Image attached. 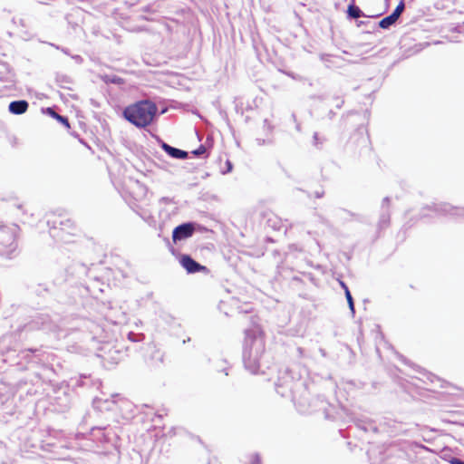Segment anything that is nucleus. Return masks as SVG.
<instances>
[{
    "label": "nucleus",
    "instance_id": "f257e3e1",
    "mask_svg": "<svg viewBox=\"0 0 464 464\" xmlns=\"http://www.w3.org/2000/svg\"><path fill=\"white\" fill-rule=\"evenodd\" d=\"M121 117L136 128L142 130L154 124L160 117V112L154 102L142 99L124 107Z\"/></svg>",
    "mask_w": 464,
    "mask_h": 464
},
{
    "label": "nucleus",
    "instance_id": "f03ea898",
    "mask_svg": "<svg viewBox=\"0 0 464 464\" xmlns=\"http://www.w3.org/2000/svg\"><path fill=\"white\" fill-rule=\"evenodd\" d=\"M243 345V363L246 370L257 373L261 366V359L265 352L263 331L259 326L245 330Z\"/></svg>",
    "mask_w": 464,
    "mask_h": 464
},
{
    "label": "nucleus",
    "instance_id": "7ed1b4c3",
    "mask_svg": "<svg viewBox=\"0 0 464 464\" xmlns=\"http://www.w3.org/2000/svg\"><path fill=\"white\" fill-rule=\"evenodd\" d=\"M76 439L81 441L82 446L88 450H93L104 446L106 443H112L111 430L107 427L93 426L87 432L78 431Z\"/></svg>",
    "mask_w": 464,
    "mask_h": 464
},
{
    "label": "nucleus",
    "instance_id": "20e7f679",
    "mask_svg": "<svg viewBox=\"0 0 464 464\" xmlns=\"http://www.w3.org/2000/svg\"><path fill=\"white\" fill-rule=\"evenodd\" d=\"M17 242L14 231L0 226V257L13 259L16 256Z\"/></svg>",
    "mask_w": 464,
    "mask_h": 464
},
{
    "label": "nucleus",
    "instance_id": "39448f33",
    "mask_svg": "<svg viewBox=\"0 0 464 464\" xmlns=\"http://www.w3.org/2000/svg\"><path fill=\"white\" fill-rule=\"evenodd\" d=\"M428 209L434 211L438 215H451L459 218H464V208L454 207L449 203H433L432 205H426L422 208L420 218H426L427 215L423 213V210Z\"/></svg>",
    "mask_w": 464,
    "mask_h": 464
},
{
    "label": "nucleus",
    "instance_id": "423d86ee",
    "mask_svg": "<svg viewBox=\"0 0 464 464\" xmlns=\"http://www.w3.org/2000/svg\"><path fill=\"white\" fill-rule=\"evenodd\" d=\"M199 227V224L194 221H187L178 225L172 230L173 242L176 244L190 238Z\"/></svg>",
    "mask_w": 464,
    "mask_h": 464
},
{
    "label": "nucleus",
    "instance_id": "0eeeda50",
    "mask_svg": "<svg viewBox=\"0 0 464 464\" xmlns=\"http://www.w3.org/2000/svg\"><path fill=\"white\" fill-rule=\"evenodd\" d=\"M405 9V2L404 0H401L397 6L393 9V11L381 19L378 23L372 24V31H375L377 28H381L383 30H388L392 26L395 25L398 19L401 15L402 12Z\"/></svg>",
    "mask_w": 464,
    "mask_h": 464
},
{
    "label": "nucleus",
    "instance_id": "6e6552de",
    "mask_svg": "<svg viewBox=\"0 0 464 464\" xmlns=\"http://www.w3.org/2000/svg\"><path fill=\"white\" fill-rule=\"evenodd\" d=\"M178 259L179 265L186 270L188 274L202 273L205 275H208L210 273L208 267L196 261L188 254H179Z\"/></svg>",
    "mask_w": 464,
    "mask_h": 464
},
{
    "label": "nucleus",
    "instance_id": "1a4fd4ad",
    "mask_svg": "<svg viewBox=\"0 0 464 464\" xmlns=\"http://www.w3.org/2000/svg\"><path fill=\"white\" fill-rule=\"evenodd\" d=\"M102 382L99 379H93L91 374H80L78 377L71 379L72 389H99Z\"/></svg>",
    "mask_w": 464,
    "mask_h": 464
},
{
    "label": "nucleus",
    "instance_id": "9d476101",
    "mask_svg": "<svg viewBox=\"0 0 464 464\" xmlns=\"http://www.w3.org/2000/svg\"><path fill=\"white\" fill-rule=\"evenodd\" d=\"M391 198H382L377 228L379 231L386 229L391 224Z\"/></svg>",
    "mask_w": 464,
    "mask_h": 464
},
{
    "label": "nucleus",
    "instance_id": "9b49d317",
    "mask_svg": "<svg viewBox=\"0 0 464 464\" xmlns=\"http://www.w3.org/2000/svg\"><path fill=\"white\" fill-rule=\"evenodd\" d=\"M159 146L168 156L172 159L187 160L188 158V152L187 150L173 147L162 140H160Z\"/></svg>",
    "mask_w": 464,
    "mask_h": 464
},
{
    "label": "nucleus",
    "instance_id": "f8f14e48",
    "mask_svg": "<svg viewBox=\"0 0 464 464\" xmlns=\"http://www.w3.org/2000/svg\"><path fill=\"white\" fill-rule=\"evenodd\" d=\"M119 394H113L111 395V398H98L95 397L92 400V406L95 410L99 411H112L116 401L114 400L115 397H118Z\"/></svg>",
    "mask_w": 464,
    "mask_h": 464
},
{
    "label": "nucleus",
    "instance_id": "ddd939ff",
    "mask_svg": "<svg viewBox=\"0 0 464 464\" xmlns=\"http://www.w3.org/2000/svg\"><path fill=\"white\" fill-rule=\"evenodd\" d=\"M400 360L406 365L411 366L417 372L420 373L424 378H426L430 382L433 383L436 381L441 382V380L435 374L426 371L425 369L421 368L420 366L416 365L415 363L411 362L409 359H407L403 355H399Z\"/></svg>",
    "mask_w": 464,
    "mask_h": 464
},
{
    "label": "nucleus",
    "instance_id": "4468645a",
    "mask_svg": "<svg viewBox=\"0 0 464 464\" xmlns=\"http://www.w3.org/2000/svg\"><path fill=\"white\" fill-rule=\"evenodd\" d=\"M382 13L377 14L375 15H372L371 17H379ZM359 17H369L366 15L363 11L355 5L354 0H351V3L347 5L346 9V18L350 21L357 20Z\"/></svg>",
    "mask_w": 464,
    "mask_h": 464
},
{
    "label": "nucleus",
    "instance_id": "2eb2a0df",
    "mask_svg": "<svg viewBox=\"0 0 464 464\" xmlns=\"http://www.w3.org/2000/svg\"><path fill=\"white\" fill-rule=\"evenodd\" d=\"M29 102L26 100H14L8 105V111L14 115H22L27 111Z\"/></svg>",
    "mask_w": 464,
    "mask_h": 464
},
{
    "label": "nucleus",
    "instance_id": "dca6fc26",
    "mask_svg": "<svg viewBox=\"0 0 464 464\" xmlns=\"http://www.w3.org/2000/svg\"><path fill=\"white\" fill-rule=\"evenodd\" d=\"M41 110L44 114L48 115L49 117L56 120L59 123H61L66 129L71 128L69 118L65 115H61V114L57 113L53 107H43Z\"/></svg>",
    "mask_w": 464,
    "mask_h": 464
},
{
    "label": "nucleus",
    "instance_id": "f3484780",
    "mask_svg": "<svg viewBox=\"0 0 464 464\" xmlns=\"http://www.w3.org/2000/svg\"><path fill=\"white\" fill-rule=\"evenodd\" d=\"M339 284H340V286L342 287V289L343 290L344 292V295H345V298H346V301H347V304H348V307H349V310L352 314V316L354 317L355 315V305H354V300H353V297L351 294V291L348 287V285H346L345 282L340 280L339 281Z\"/></svg>",
    "mask_w": 464,
    "mask_h": 464
},
{
    "label": "nucleus",
    "instance_id": "a211bd4d",
    "mask_svg": "<svg viewBox=\"0 0 464 464\" xmlns=\"http://www.w3.org/2000/svg\"><path fill=\"white\" fill-rule=\"evenodd\" d=\"M31 293L38 297L46 299L50 296V289L45 284H38L30 287Z\"/></svg>",
    "mask_w": 464,
    "mask_h": 464
},
{
    "label": "nucleus",
    "instance_id": "6ab92c4d",
    "mask_svg": "<svg viewBox=\"0 0 464 464\" xmlns=\"http://www.w3.org/2000/svg\"><path fill=\"white\" fill-rule=\"evenodd\" d=\"M104 361L111 364H118L121 360V352L120 350H110L107 356L103 357Z\"/></svg>",
    "mask_w": 464,
    "mask_h": 464
},
{
    "label": "nucleus",
    "instance_id": "aec40b11",
    "mask_svg": "<svg viewBox=\"0 0 464 464\" xmlns=\"http://www.w3.org/2000/svg\"><path fill=\"white\" fill-rule=\"evenodd\" d=\"M55 82L61 88L71 90V88L68 87L67 84L72 83V79L66 74L57 72L55 74Z\"/></svg>",
    "mask_w": 464,
    "mask_h": 464
},
{
    "label": "nucleus",
    "instance_id": "412c9836",
    "mask_svg": "<svg viewBox=\"0 0 464 464\" xmlns=\"http://www.w3.org/2000/svg\"><path fill=\"white\" fill-rule=\"evenodd\" d=\"M101 78H102V82L107 84L113 83V84L120 85L124 82V80L121 77L115 75V74H104Z\"/></svg>",
    "mask_w": 464,
    "mask_h": 464
},
{
    "label": "nucleus",
    "instance_id": "4be33fe9",
    "mask_svg": "<svg viewBox=\"0 0 464 464\" xmlns=\"http://www.w3.org/2000/svg\"><path fill=\"white\" fill-rule=\"evenodd\" d=\"M163 357L164 354L160 350H155L152 354L150 355V364L154 367L160 366L161 363H163Z\"/></svg>",
    "mask_w": 464,
    "mask_h": 464
},
{
    "label": "nucleus",
    "instance_id": "5701e85b",
    "mask_svg": "<svg viewBox=\"0 0 464 464\" xmlns=\"http://www.w3.org/2000/svg\"><path fill=\"white\" fill-rule=\"evenodd\" d=\"M191 153L197 158L206 159L209 155V149L206 144H200L197 149L191 151Z\"/></svg>",
    "mask_w": 464,
    "mask_h": 464
},
{
    "label": "nucleus",
    "instance_id": "b1692460",
    "mask_svg": "<svg viewBox=\"0 0 464 464\" xmlns=\"http://www.w3.org/2000/svg\"><path fill=\"white\" fill-rule=\"evenodd\" d=\"M71 268L77 274L79 277L82 276H87L88 274V268L83 263L77 262L73 264Z\"/></svg>",
    "mask_w": 464,
    "mask_h": 464
},
{
    "label": "nucleus",
    "instance_id": "393cba45",
    "mask_svg": "<svg viewBox=\"0 0 464 464\" xmlns=\"http://www.w3.org/2000/svg\"><path fill=\"white\" fill-rule=\"evenodd\" d=\"M313 140H314V145L316 148L321 149V145L323 144L324 140L320 138V136L317 132L314 133Z\"/></svg>",
    "mask_w": 464,
    "mask_h": 464
},
{
    "label": "nucleus",
    "instance_id": "a878e982",
    "mask_svg": "<svg viewBox=\"0 0 464 464\" xmlns=\"http://www.w3.org/2000/svg\"><path fill=\"white\" fill-rule=\"evenodd\" d=\"M233 168H234L233 163L229 160H227L226 163H225V169H223L221 171V173L222 174H228V173L232 172Z\"/></svg>",
    "mask_w": 464,
    "mask_h": 464
},
{
    "label": "nucleus",
    "instance_id": "bb28decb",
    "mask_svg": "<svg viewBox=\"0 0 464 464\" xmlns=\"http://www.w3.org/2000/svg\"><path fill=\"white\" fill-rule=\"evenodd\" d=\"M356 25H357V27L368 26V25H370V27H372V24H371V23L369 21L356 20ZM372 32H373L372 28H371V30L366 31L365 33L371 34Z\"/></svg>",
    "mask_w": 464,
    "mask_h": 464
},
{
    "label": "nucleus",
    "instance_id": "cd10ccee",
    "mask_svg": "<svg viewBox=\"0 0 464 464\" xmlns=\"http://www.w3.org/2000/svg\"><path fill=\"white\" fill-rule=\"evenodd\" d=\"M250 464H262L261 456L258 453H254L250 457Z\"/></svg>",
    "mask_w": 464,
    "mask_h": 464
},
{
    "label": "nucleus",
    "instance_id": "c85d7f7f",
    "mask_svg": "<svg viewBox=\"0 0 464 464\" xmlns=\"http://www.w3.org/2000/svg\"><path fill=\"white\" fill-rule=\"evenodd\" d=\"M128 339H129L130 341H131V342H134V343H136V342H140V334H135V333H133V332H130V333L128 334Z\"/></svg>",
    "mask_w": 464,
    "mask_h": 464
},
{
    "label": "nucleus",
    "instance_id": "c756f323",
    "mask_svg": "<svg viewBox=\"0 0 464 464\" xmlns=\"http://www.w3.org/2000/svg\"><path fill=\"white\" fill-rule=\"evenodd\" d=\"M448 462L450 464H464V460L457 457H450Z\"/></svg>",
    "mask_w": 464,
    "mask_h": 464
},
{
    "label": "nucleus",
    "instance_id": "7c9ffc66",
    "mask_svg": "<svg viewBox=\"0 0 464 464\" xmlns=\"http://www.w3.org/2000/svg\"><path fill=\"white\" fill-rule=\"evenodd\" d=\"M333 99L337 101V103L335 104L336 109H341L344 104V100L339 96H334Z\"/></svg>",
    "mask_w": 464,
    "mask_h": 464
},
{
    "label": "nucleus",
    "instance_id": "2f4dec72",
    "mask_svg": "<svg viewBox=\"0 0 464 464\" xmlns=\"http://www.w3.org/2000/svg\"><path fill=\"white\" fill-rule=\"evenodd\" d=\"M72 225V221L70 219L60 221L61 229H64L65 227H70Z\"/></svg>",
    "mask_w": 464,
    "mask_h": 464
},
{
    "label": "nucleus",
    "instance_id": "473e14b6",
    "mask_svg": "<svg viewBox=\"0 0 464 464\" xmlns=\"http://www.w3.org/2000/svg\"><path fill=\"white\" fill-rule=\"evenodd\" d=\"M71 58L74 60L78 64H81L83 62V59L79 54H72Z\"/></svg>",
    "mask_w": 464,
    "mask_h": 464
},
{
    "label": "nucleus",
    "instance_id": "72a5a7b5",
    "mask_svg": "<svg viewBox=\"0 0 464 464\" xmlns=\"http://www.w3.org/2000/svg\"><path fill=\"white\" fill-rule=\"evenodd\" d=\"M160 202L164 203V204H170V203H174V200H173V198H169V197H162L160 199Z\"/></svg>",
    "mask_w": 464,
    "mask_h": 464
},
{
    "label": "nucleus",
    "instance_id": "f704fd0d",
    "mask_svg": "<svg viewBox=\"0 0 464 464\" xmlns=\"http://www.w3.org/2000/svg\"><path fill=\"white\" fill-rule=\"evenodd\" d=\"M324 196V189L316 190V191L314 192V197H315L316 198H322Z\"/></svg>",
    "mask_w": 464,
    "mask_h": 464
},
{
    "label": "nucleus",
    "instance_id": "c9c22d12",
    "mask_svg": "<svg viewBox=\"0 0 464 464\" xmlns=\"http://www.w3.org/2000/svg\"><path fill=\"white\" fill-rule=\"evenodd\" d=\"M335 115H336V113L333 110H329L326 114V118L328 120H333L335 117Z\"/></svg>",
    "mask_w": 464,
    "mask_h": 464
},
{
    "label": "nucleus",
    "instance_id": "e433bc0d",
    "mask_svg": "<svg viewBox=\"0 0 464 464\" xmlns=\"http://www.w3.org/2000/svg\"><path fill=\"white\" fill-rule=\"evenodd\" d=\"M341 210H342L343 212L346 213L347 215H349V216H350V217H352V218H356V217H358V215H357V214H355V213H353V212H352V211H350V210H347V209H345V208H341Z\"/></svg>",
    "mask_w": 464,
    "mask_h": 464
},
{
    "label": "nucleus",
    "instance_id": "4c0bfd02",
    "mask_svg": "<svg viewBox=\"0 0 464 464\" xmlns=\"http://www.w3.org/2000/svg\"><path fill=\"white\" fill-rule=\"evenodd\" d=\"M60 51L68 56L72 55L70 49H68L66 47L62 46Z\"/></svg>",
    "mask_w": 464,
    "mask_h": 464
},
{
    "label": "nucleus",
    "instance_id": "58836bf2",
    "mask_svg": "<svg viewBox=\"0 0 464 464\" xmlns=\"http://www.w3.org/2000/svg\"><path fill=\"white\" fill-rule=\"evenodd\" d=\"M372 450H369L367 451V455H368L369 460H370L371 464H376L375 462L372 461Z\"/></svg>",
    "mask_w": 464,
    "mask_h": 464
},
{
    "label": "nucleus",
    "instance_id": "ea45409f",
    "mask_svg": "<svg viewBox=\"0 0 464 464\" xmlns=\"http://www.w3.org/2000/svg\"><path fill=\"white\" fill-rule=\"evenodd\" d=\"M49 45L53 46V48L57 49V50H61V45H58V44H53V43H47Z\"/></svg>",
    "mask_w": 464,
    "mask_h": 464
},
{
    "label": "nucleus",
    "instance_id": "a19ab883",
    "mask_svg": "<svg viewBox=\"0 0 464 464\" xmlns=\"http://www.w3.org/2000/svg\"><path fill=\"white\" fill-rule=\"evenodd\" d=\"M315 98L318 99L321 102H323V101H324L326 99L325 94L317 95V96H315Z\"/></svg>",
    "mask_w": 464,
    "mask_h": 464
},
{
    "label": "nucleus",
    "instance_id": "79ce46f5",
    "mask_svg": "<svg viewBox=\"0 0 464 464\" xmlns=\"http://www.w3.org/2000/svg\"><path fill=\"white\" fill-rule=\"evenodd\" d=\"M296 189H297V190H300V191H303V192H304V193H306V195H307V197H308V198H310V197H311V194H310L308 191H304V190H303V189H301V188H297Z\"/></svg>",
    "mask_w": 464,
    "mask_h": 464
},
{
    "label": "nucleus",
    "instance_id": "37998d69",
    "mask_svg": "<svg viewBox=\"0 0 464 464\" xmlns=\"http://www.w3.org/2000/svg\"><path fill=\"white\" fill-rule=\"evenodd\" d=\"M227 371V368L222 369V372H224L226 375H228V372Z\"/></svg>",
    "mask_w": 464,
    "mask_h": 464
},
{
    "label": "nucleus",
    "instance_id": "c03bdc74",
    "mask_svg": "<svg viewBox=\"0 0 464 464\" xmlns=\"http://www.w3.org/2000/svg\"><path fill=\"white\" fill-rule=\"evenodd\" d=\"M112 435H113V438H114V439H116V440H118V439H119V436H118L116 433H113Z\"/></svg>",
    "mask_w": 464,
    "mask_h": 464
},
{
    "label": "nucleus",
    "instance_id": "a18cd8bd",
    "mask_svg": "<svg viewBox=\"0 0 464 464\" xmlns=\"http://www.w3.org/2000/svg\"><path fill=\"white\" fill-rule=\"evenodd\" d=\"M190 341V338L188 337L187 340H183V343H186Z\"/></svg>",
    "mask_w": 464,
    "mask_h": 464
},
{
    "label": "nucleus",
    "instance_id": "49530a36",
    "mask_svg": "<svg viewBox=\"0 0 464 464\" xmlns=\"http://www.w3.org/2000/svg\"><path fill=\"white\" fill-rule=\"evenodd\" d=\"M261 143H265V140H260V142H258V145H261Z\"/></svg>",
    "mask_w": 464,
    "mask_h": 464
},
{
    "label": "nucleus",
    "instance_id": "de8ad7c7",
    "mask_svg": "<svg viewBox=\"0 0 464 464\" xmlns=\"http://www.w3.org/2000/svg\"><path fill=\"white\" fill-rule=\"evenodd\" d=\"M261 143H265V140H260V142H258V145H261Z\"/></svg>",
    "mask_w": 464,
    "mask_h": 464
},
{
    "label": "nucleus",
    "instance_id": "09e8293b",
    "mask_svg": "<svg viewBox=\"0 0 464 464\" xmlns=\"http://www.w3.org/2000/svg\"><path fill=\"white\" fill-rule=\"evenodd\" d=\"M261 143H265V140H260V142H258V145H261Z\"/></svg>",
    "mask_w": 464,
    "mask_h": 464
},
{
    "label": "nucleus",
    "instance_id": "8fccbe9b",
    "mask_svg": "<svg viewBox=\"0 0 464 464\" xmlns=\"http://www.w3.org/2000/svg\"><path fill=\"white\" fill-rule=\"evenodd\" d=\"M60 94V97L63 98V94L62 92H59Z\"/></svg>",
    "mask_w": 464,
    "mask_h": 464
},
{
    "label": "nucleus",
    "instance_id": "3c124183",
    "mask_svg": "<svg viewBox=\"0 0 464 464\" xmlns=\"http://www.w3.org/2000/svg\"><path fill=\"white\" fill-rule=\"evenodd\" d=\"M386 2H388L389 0H385Z\"/></svg>",
    "mask_w": 464,
    "mask_h": 464
},
{
    "label": "nucleus",
    "instance_id": "603ef678",
    "mask_svg": "<svg viewBox=\"0 0 464 464\" xmlns=\"http://www.w3.org/2000/svg\"><path fill=\"white\" fill-rule=\"evenodd\" d=\"M463 24V26H464V22H463V24Z\"/></svg>",
    "mask_w": 464,
    "mask_h": 464
}]
</instances>
